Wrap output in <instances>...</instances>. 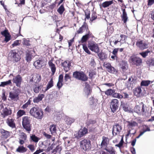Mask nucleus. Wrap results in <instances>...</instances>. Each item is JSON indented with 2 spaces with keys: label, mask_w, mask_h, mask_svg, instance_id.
Here are the masks:
<instances>
[{
  "label": "nucleus",
  "mask_w": 154,
  "mask_h": 154,
  "mask_svg": "<svg viewBox=\"0 0 154 154\" xmlns=\"http://www.w3.org/2000/svg\"><path fill=\"white\" fill-rule=\"evenodd\" d=\"M0 131L4 138H7L10 136L9 132L3 129L0 130Z\"/></svg>",
  "instance_id": "473e14b6"
},
{
  "label": "nucleus",
  "mask_w": 154,
  "mask_h": 154,
  "mask_svg": "<svg viewBox=\"0 0 154 154\" xmlns=\"http://www.w3.org/2000/svg\"><path fill=\"white\" fill-rule=\"evenodd\" d=\"M122 130V127L119 125L116 124L113 126L112 134L113 135L116 136L117 134H119L120 132Z\"/></svg>",
  "instance_id": "9d476101"
},
{
  "label": "nucleus",
  "mask_w": 154,
  "mask_h": 154,
  "mask_svg": "<svg viewBox=\"0 0 154 154\" xmlns=\"http://www.w3.org/2000/svg\"><path fill=\"white\" fill-rule=\"evenodd\" d=\"M90 141L88 140L84 139L80 142V144H90Z\"/></svg>",
  "instance_id": "864d4df0"
},
{
  "label": "nucleus",
  "mask_w": 154,
  "mask_h": 154,
  "mask_svg": "<svg viewBox=\"0 0 154 154\" xmlns=\"http://www.w3.org/2000/svg\"><path fill=\"white\" fill-rule=\"evenodd\" d=\"M41 80V77L40 75L38 74H36L34 75L33 76V77L30 79V81L31 82L34 81L35 82L38 83Z\"/></svg>",
  "instance_id": "6ab92c4d"
},
{
  "label": "nucleus",
  "mask_w": 154,
  "mask_h": 154,
  "mask_svg": "<svg viewBox=\"0 0 154 154\" xmlns=\"http://www.w3.org/2000/svg\"><path fill=\"white\" fill-rule=\"evenodd\" d=\"M119 103V100L116 99L112 100L111 102L110 108L112 111L113 112H115L118 109Z\"/></svg>",
  "instance_id": "1a4fd4ad"
},
{
  "label": "nucleus",
  "mask_w": 154,
  "mask_h": 154,
  "mask_svg": "<svg viewBox=\"0 0 154 154\" xmlns=\"http://www.w3.org/2000/svg\"><path fill=\"white\" fill-rule=\"evenodd\" d=\"M127 36L125 35L121 34L120 37L118 39L120 44H122L125 43Z\"/></svg>",
  "instance_id": "393cba45"
},
{
  "label": "nucleus",
  "mask_w": 154,
  "mask_h": 154,
  "mask_svg": "<svg viewBox=\"0 0 154 154\" xmlns=\"http://www.w3.org/2000/svg\"><path fill=\"white\" fill-rule=\"evenodd\" d=\"M17 115L19 117H20L23 115H25V112L23 110H20L17 112Z\"/></svg>",
  "instance_id": "3c124183"
},
{
  "label": "nucleus",
  "mask_w": 154,
  "mask_h": 154,
  "mask_svg": "<svg viewBox=\"0 0 154 154\" xmlns=\"http://www.w3.org/2000/svg\"><path fill=\"white\" fill-rule=\"evenodd\" d=\"M96 123V121L94 120H90L87 122V124L88 125H89L91 124H93Z\"/></svg>",
  "instance_id": "0e129e2a"
},
{
  "label": "nucleus",
  "mask_w": 154,
  "mask_h": 154,
  "mask_svg": "<svg viewBox=\"0 0 154 154\" xmlns=\"http://www.w3.org/2000/svg\"><path fill=\"white\" fill-rule=\"evenodd\" d=\"M136 45L141 50H143L148 47V44L143 41H138L136 44Z\"/></svg>",
  "instance_id": "9b49d317"
},
{
  "label": "nucleus",
  "mask_w": 154,
  "mask_h": 154,
  "mask_svg": "<svg viewBox=\"0 0 154 154\" xmlns=\"http://www.w3.org/2000/svg\"><path fill=\"white\" fill-rule=\"evenodd\" d=\"M122 11V20L123 21L124 23H125L128 21V18L125 9H123Z\"/></svg>",
  "instance_id": "aec40b11"
},
{
  "label": "nucleus",
  "mask_w": 154,
  "mask_h": 154,
  "mask_svg": "<svg viewBox=\"0 0 154 154\" xmlns=\"http://www.w3.org/2000/svg\"><path fill=\"white\" fill-rule=\"evenodd\" d=\"M107 70L109 72L113 74H116L117 72V70L112 66Z\"/></svg>",
  "instance_id": "09e8293b"
},
{
  "label": "nucleus",
  "mask_w": 154,
  "mask_h": 154,
  "mask_svg": "<svg viewBox=\"0 0 154 154\" xmlns=\"http://www.w3.org/2000/svg\"><path fill=\"white\" fill-rule=\"evenodd\" d=\"M23 45H25L26 46H29L30 45V41L29 40H27L25 38L23 39Z\"/></svg>",
  "instance_id": "6e6d98bb"
},
{
  "label": "nucleus",
  "mask_w": 154,
  "mask_h": 154,
  "mask_svg": "<svg viewBox=\"0 0 154 154\" xmlns=\"http://www.w3.org/2000/svg\"><path fill=\"white\" fill-rule=\"evenodd\" d=\"M31 140L35 142H37L38 141L39 139L35 135H32L30 137Z\"/></svg>",
  "instance_id": "5fc2aeb1"
},
{
  "label": "nucleus",
  "mask_w": 154,
  "mask_h": 154,
  "mask_svg": "<svg viewBox=\"0 0 154 154\" xmlns=\"http://www.w3.org/2000/svg\"><path fill=\"white\" fill-rule=\"evenodd\" d=\"M44 95L43 94H39L37 97H35L33 99L34 103H38L41 101L44 98Z\"/></svg>",
  "instance_id": "a211bd4d"
},
{
  "label": "nucleus",
  "mask_w": 154,
  "mask_h": 154,
  "mask_svg": "<svg viewBox=\"0 0 154 154\" xmlns=\"http://www.w3.org/2000/svg\"><path fill=\"white\" fill-rule=\"evenodd\" d=\"M147 62V64L149 67H154V58H150L148 60Z\"/></svg>",
  "instance_id": "58836bf2"
},
{
  "label": "nucleus",
  "mask_w": 154,
  "mask_h": 154,
  "mask_svg": "<svg viewBox=\"0 0 154 154\" xmlns=\"http://www.w3.org/2000/svg\"><path fill=\"white\" fill-rule=\"evenodd\" d=\"M81 147L82 148L84 151H87L89 150L90 148L89 147V145H80Z\"/></svg>",
  "instance_id": "13d9d810"
},
{
  "label": "nucleus",
  "mask_w": 154,
  "mask_h": 154,
  "mask_svg": "<svg viewBox=\"0 0 154 154\" xmlns=\"http://www.w3.org/2000/svg\"><path fill=\"white\" fill-rule=\"evenodd\" d=\"M128 126L129 128L132 129L137 125V123L134 121H131V122H128Z\"/></svg>",
  "instance_id": "f704fd0d"
},
{
  "label": "nucleus",
  "mask_w": 154,
  "mask_h": 154,
  "mask_svg": "<svg viewBox=\"0 0 154 154\" xmlns=\"http://www.w3.org/2000/svg\"><path fill=\"white\" fill-rule=\"evenodd\" d=\"M88 47L91 51H94L96 53H98L99 52L98 45L94 42L92 41L88 43Z\"/></svg>",
  "instance_id": "6e6552de"
},
{
  "label": "nucleus",
  "mask_w": 154,
  "mask_h": 154,
  "mask_svg": "<svg viewBox=\"0 0 154 154\" xmlns=\"http://www.w3.org/2000/svg\"><path fill=\"white\" fill-rule=\"evenodd\" d=\"M26 135L23 133H22L20 136L19 143L21 144H23L24 143L26 140Z\"/></svg>",
  "instance_id": "4be33fe9"
},
{
  "label": "nucleus",
  "mask_w": 154,
  "mask_h": 154,
  "mask_svg": "<svg viewBox=\"0 0 154 154\" xmlns=\"http://www.w3.org/2000/svg\"><path fill=\"white\" fill-rule=\"evenodd\" d=\"M11 110L10 108L8 109L5 108L3 110V114L4 115V117L5 116H8L11 114Z\"/></svg>",
  "instance_id": "e433bc0d"
},
{
  "label": "nucleus",
  "mask_w": 154,
  "mask_h": 154,
  "mask_svg": "<svg viewBox=\"0 0 154 154\" xmlns=\"http://www.w3.org/2000/svg\"><path fill=\"white\" fill-rule=\"evenodd\" d=\"M83 48L84 51L88 54H91V52L89 50L87 46L84 45H83Z\"/></svg>",
  "instance_id": "052dcab7"
},
{
  "label": "nucleus",
  "mask_w": 154,
  "mask_h": 154,
  "mask_svg": "<svg viewBox=\"0 0 154 154\" xmlns=\"http://www.w3.org/2000/svg\"><path fill=\"white\" fill-rule=\"evenodd\" d=\"M112 96L114 98H118V99H121L123 97V96L120 94L115 92L113 93Z\"/></svg>",
  "instance_id": "49530a36"
},
{
  "label": "nucleus",
  "mask_w": 154,
  "mask_h": 154,
  "mask_svg": "<svg viewBox=\"0 0 154 154\" xmlns=\"http://www.w3.org/2000/svg\"><path fill=\"white\" fill-rule=\"evenodd\" d=\"M26 148L23 146H20L17 149L16 151L20 153H23L26 152Z\"/></svg>",
  "instance_id": "4c0bfd02"
},
{
  "label": "nucleus",
  "mask_w": 154,
  "mask_h": 154,
  "mask_svg": "<svg viewBox=\"0 0 154 154\" xmlns=\"http://www.w3.org/2000/svg\"><path fill=\"white\" fill-rule=\"evenodd\" d=\"M63 139L64 141V143L65 144L70 143V141L68 140V138L67 137L63 138Z\"/></svg>",
  "instance_id": "338daca9"
},
{
  "label": "nucleus",
  "mask_w": 154,
  "mask_h": 154,
  "mask_svg": "<svg viewBox=\"0 0 154 154\" xmlns=\"http://www.w3.org/2000/svg\"><path fill=\"white\" fill-rule=\"evenodd\" d=\"M150 131V128H147L146 129L143 131H141L140 133V134H139V135L136 137L137 138H139L144 133L147 131Z\"/></svg>",
  "instance_id": "4d7b16f0"
},
{
  "label": "nucleus",
  "mask_w": 154,
  "mask_h": 154,
  "mask_svg": "<svg viewBox=\"0 0 154 154\" xmlns=\"http://www.w3.org/2000/svg\"><path fill=\"white\" fill-rule=\"evenodd\" d=\"M8 57L11 60L16 62L18 61L20 59L18 54L14 50H11L10 52L8 54Z\"/></svg>",
  "instance_id": "0eeeda50"
},
{
  "label": "nucleus",
  "mask_w": 154,
  "mask_h": 154,
  "mask_svg": "<svg viewBox=\"0 0 154 154\" xmlns=\"http://www.w3.org/2000/svg\"><path fill=\"white\" fill-rule=\"evenodd\" d=\"M8 125L12 128H15V125L14 122V119H8L7 121Z\"/></svg>",
  "instance_id": "5701e85b"
},
{
  "label": "nucleus",
  "mask_w": 154,
  "mask_h": 154,
  "mask_svg": "<svg viewBox=\"0 0 154 154\" xmlns=\"http://www.w3.org/2000/svg\"><path fill=\"white\" fill-rule=\"evenodd\" d=\"M88 28L87 26L86 23L84 22L82 26L80 27L78 30L77 31V32L78 33H82V32H84L85 30L87 32H88Z\"/></svg>",
  "instance_id": "4468645a"
},
{
  "label": "nucleus",
  "mask_w": 154,
  "mask_h": 154,
  "mask_svg": "<svg viewBox=\"0 0 154 154\" xmlns=\"http://www.w3.org/2000/svg\"><path fill=\"white\" fill-rule=\"evenodd\" d=\"M105 149L110 154H115L114 149L112 147L110 146H106L105 147Z\"/></svg>",
  "instance_id": "2f4dec72"
},
{
  "label": "nucleus",
  "mask_w": 154,
  "mask_h": 154,
  "mask_svg": "<svg viewBox=\"0 0 154 154\" xmlns=\"http://www.w3.org/2000/svg\"><path fill=\"white\" fill-rule=\"evenodd\" d=\"M120 67L122 69L123 72L125 71L128 69V64L127 62L122 61L120 63Z\"/></svg>",
  "instance_id": "2eb2a0df"
},
{
  "label": "nucleus",
  "mask_w": 154,
  "mask_h": 154,
  "mask_svg": "<svg viewBox=\"0 0 154 154\" xmlns=\"http://www.w3.org/2000/svg\"><path fill=\"white\" fill-rule=\"evenodd\" d=\"M104 66L107 69V70L112 66L111 64L109 63L105 62L103 64Z\"/></svg>",
  "instance_id": "e2e57ef3"
},
{
  "label": "nucleus",
  "mask_w": 154,
  "mask_h": 154,
  "mask_svg": "<svg viewBox=\"0 0 154 154\" xmlns=\"http://www.w3.org/2000/svg\"><path fill=\"white\" fill-rule=\"evenodd\" d=\"M150 54V51L149 50H147L139 53V54L143 58H146L147 56Z\"/></svg>",
  "instance_id": "72a5a7b5"
},
{
  "label": "nucleus",
  "mask_w": 154,
  "mask_h": 154,
  "mask_svg": "<svg viewBox=\"0 0 154 154\" xmlns=\"http://www.w3.org/2000/svg\"><path fill=\"white\" fill-rule=\"evenodd\" d=\"M113 3V1H106L102 4V6L104 8H106L111 5Z\"/></svg>",
  "instance_id": "c9c22d12"
},
{
  "label": "nucleus",
  "mask_w": 154,
  "mask_h": 154,
  "mask_svg": "<svg viewBox=\"0 0 154 154\" xmlns=\"http://www.w3.org/2000/svg\"><path fill=\"white\" fill-rule=\"evenodd\" d=\"M20 90L19 89H15L11 91L9 94V98L11 100L16 101L19 99Z\"/></svg>",
  "instance_id": "39448f33"
},
{
  "label": "nucleus",
  "mask_w": 154,
  "mask_h": 154,
  "mask_svg": "<svg viewBox=\"0 0 154 154\" xmlns=\"http://www.w3.org/2000/svg\"><path fill=\"white\" fill-rule=\"evenodd\" d=\"M43 64V61L42 60H38L36 61L34 63V65L37 69L42 67Z\"/></svg>",
  "instance_id": "f3484780"
},
{
  "label": "nucleus",
  "mask_w": 154,
  "mask_h": 154,
  "mask_svg": "<svg viewBox=\"0 0 154 154\" xmlns=\"http://www.w3.org/2000/svg\"><path fill=\"white\" fill-rule=\"evenodd\" d=\"M48 64L50 67L51 69V70L52 72V75H53L54 74L56 70V67H55V64L52 63L51 60H50L49 61Z\"/></svg>",
  "instance_id": "412c9836"
},
{
  "label": "nucleus",
  "mask_w": 154,
  "mask_h": 154,
  "mask_svg": "<svg viewBox=\"0 0 154 154\" xmlns=\"http://www.w3.org/2000/svg\"><path fill=\"white\" fill-rule=\"evenodd\" d=\"M152 82L149 80H143L141 82L140 85L141 86H148Z\"/></svg>",
  "instance_id": "a19ab883"
},
{
  "label": "nucleus",
  "mask_w": 154,
  "mask_h": 154,
  "mask_svg": "<svg viewBox=\"0 0 154 154\" xmlns=\"http://www.w3.org/2000/svg\"><path fill=\"white\" fill-rule=\"evenodd\" d=\"M102 141L100 144H107L109 143V139L108 137L103 136Z\"/></svg>",
  "instance_id": "c03bdc74"
},
{
  "label": "nucleus",
  "mask_w": 154,
  "mask_h": 154,
  "mask_svg": "<svg viewBox=\"0 0 154 154\" xmlns=\"http://www.w3.org/2000/svg\"><path fill=\"white\" fill-rule=\"evenodd\" d=\"M84 91L85 94L88 95H89L91 92V89L90 86L89 85H86Z\"/></svg>",
  "instance_id": "c756f323"
},
{
  "label": "nucleus",
  "mask_w": 154,
  "mask_h": 154,
  "mask_svg": "<svg viewBox=\"0 0 154 154\" xmlns=\"http://www.w3.org/2000/svg\"><path fill=\"white\" fill-rule=\"evenodd\" d=\"M98 56L101 60H105L107 57V54L103 52H101L99 53H98Z\"/></svg>",
  "instance_id": "bb28decb"
},
{
  "label": "nucleus",
  "mask_w": 154,
  "mask_h": 154,
  "mask_svg": "<svg viewBox=\"0 0 154 154\" xmlns=\"http://www.w3.org/2000/svg\"><path fill=\"white\" fill-rule=\"evenodd\" d=\"M31 59V54L30 52L29 51H27L26 52V60L28 62L30 61Z\"/></svg>",
  "instance_id": "79ce46f5"
},
{
  "label": "nucleus",
  "mask_w": 154,
  "mask_h": 154,
  "mask_svg": "<svg viewBox=\"0 0 154 154\" xmlns=\"http://www.w3.org/2000/svg\"><path fill=\"white\" fill-rule=\"evenodd\" d=\"M20 41L19 40H17L15 41L14 42V43L12 44V46L13 47H14V46L19 45L20 44Z\"/></svg>",
  "instance_id": "680f3d73"
},
{
  "label": "nucleus",
  "mask_w": 154,
  "mask_h": 154,
  "mask_svg": "<svg viewBox=\"0 0 154 154\" xmlns=\"http://www.w3.org/2000/svg\"><path fill=\"white\" fill-rule=\"evenodd\" d=\"M61 150V147L59 145H58L56 146L55 148L53 149V151H52V152H60Z\"/></svg>",
  "instance_id": "603ef678"
},
{
  "label": "nucleus",
  "mask_w": 154,
  "mask_h": 154,
  "mask_svg": "<svg viewBox=\"0 0 154 154\" xmlns=\"http://www.w3.org/2000/svg\"><path fill=\"white\" fill-rule=\"evenodd\" d=\"M129 61L131 64L136 66H140L143 63L142 59L135 55H132L130 57Z\"/></svg>",
  "instance_id": "f03ea898"
},
{
  "label": "nucleus",
  "mask_w": 154,
  "mask_h": 154,
  "mask_svg": "<svg viewBox=\"0 0 154 154\" xmlns=\"http://www.w3.org/2000/svg\"><path fill=\"white\" fill-rule=\"evenodd\" d=\"M115 92V90H114L109 89L105 91V94L107 96L112 95V96L113 93Z\"/></svg>",
  "instance_id": "ea45409f"
},
{
  "label": "nucleus",
  "mask_w": 154,
  "mask_h": 154,
  "mask_svg": "<svg viewBox=\"0 0 154 154\" xmlns=\"http://www.w3.org/2000/svg\"><path fill=\"white\" fill-rule=\"evenodd\" d=\"M75 121L74 119L71 118H67L66 121V123L68 125H70Z\"/></svg>",
  "instance_id": "8fccbe9b"
},
{
  "label": "nucleus",
  "mask_w": 154,
  "mask_h": 154,
  "mask_svg": "<svg viewBox=\"0 0 154 154\" xmlns=\"http://www.w3.org/2000/svg\"><path fill=\"white\" fill-rule=\"evenodd\" d=\"M30 118L28 116H25L22 119V125L23 128L28 131H31L30 125Z\"/></svg>",
  "instance_id": "20e7f679"
},
{
  "label": "nucleus",
  "mask_w": 154,
  "mask_h": 154,
  "mask_svg": "<svg viewBox=\"0 0 154 154\" xmlns=\"http://www.w3.org/2000/svg\"><path fill=\"white\" fill-rule=\"evenodd\" d=\"M71 77L68 74H66L64 76V79L65 82H67L68 80L70 79Z\"/></svg>",
  "instance_id": "69168bd1"
},
{
  "label": "nucleus",
  "mask_w": 154,
  "mask_h": 154,
  "mask_svg": "<svg viewBox=\"0 0 154 154\" xmlns=\"http://www.w3.org/2000/svg\"><path fill=\"white\" fill-rule=\"evenodd\" d=\"M12 83L11 80H9L6 82H2L0 85V87H4L5 86L11 84Z\"/></svg>",
  "instance_id": "a18cd8bd"
},
{
  "label": "nucleus",
  "mask_w": 154,
  "mask_h": 154,
  "mask_svg": "<svg viewBox=\"0 0 154 154\" xmlns=\"http://www.w3.org/2000/svg\"><path fill=\"white\" fill-rule=\"evenodd\" d=\"M88 33L86 34V35H83L82 37L81 41L80 42V43H82L84 42H86L87 40L89 38V37L91 35V34L89 33V32H88Z\"/></svg>",
  "instance_id": "a878e982"
},
{
  "label": "nucleus",
  "mask_w": 154,
  "mask_h": 154,
  "mask_svg": "<svg viewBox=\"0 0 154 154\" xmlns=\"http://www.w3.org/2000/svg\"><path fill=\"white\" fill-rule=\"evenodd\" d=\"M65 10V8L63 5H61L57 9V11L61 15Z\"/></svg>",
  "instance_id": "de8ad7c7"
},
{
  "label": "nucleus",
  "mask_w": 154,
  "mask_h": 154,
  "mask_svg": "<svg viewBox=\"0 0 154 154\" xmlns=\"http://www.w3.org/2000/svg\"><path fill=\"white\" fill-rule=\"evenodd\" d=\"M88 130L85 128H84L82 129H80L78 132V136L79 137H83L84 135L88 133Z\"/></svg>",
  "instance_id": "dca6fc26"
},
{
  "label": "nucleus",
  "mask_w": 154,
  "mask_h": 154,
  "mask_svg": "<svg viewBox=\"0 0 154 154\" xmlns=\"http://www.w3.org/2000/svg\"><path fill=\"white\" fill-rule=\"evenodd\" d=\"M22 79L20 75H18L13 78V82L18 87H20Z\"/></svg>",
  "instance_id": "f8f14e48"
},
{
  "label": "nucleus",
  "mask_w": 154,
  "mask_h": 154,
  "mask_svg": "<svg viewBox=\"0 0 154 154\" xmlns=\"http://www.w3.org/2000/svg\"><path fill=\"white\" fill-rule=\"evenodd\" d=\"M73 77L76 79L82 81H86L88 79L87 76L82 71L74 72L73 74Z\"/></svg>",
  "instance_id": "7ed1b4c3"
},
{
  "label": "nucleus",
  "mask_w": 154,
  "mask_h": 154,
  "mask_svg": "<svg viewBox=\"0 0 154 154\" xmlns=\"http://www.w3.org/2000/svg\"><path fill=\"white\" fill-rule=\"evenodd\" d=\"M154 4V0H148V6H151Z\"/></svg>",
  "instance_id": "774afa93"
},
{
  "label": "nucleus",
  "mask_w": 154,
  "mask_h": 154,
  "mask_svg": "<svg viewBox=\"0 0 154 154\" xmlns=\"http://www.w3.org/2000/svg\"><path fill=\"white\" fill-rule=\"evenodd\" d=\"M53 86V82L52 79H51V80L48 82V83L47 85L46 88L45 89V91H44L43 89L42 90V91L43 92H45L46 91H47L49 89L51 88Z\"/></svg>",
  "instance_id": "7c9ffc66"
},
{
  "label": "nucleus",
  "mask_w": 154,
  "mask_h": 154,
  "mask_svg": "<svg viewBox=\"0 0 154 154\" xmlns=\"http://www.w3.org/2000/svg\"><path fill=\"white\" fill-rule=\"evenodd\" d=\"M30 113L31 116L36 118L41 119L43 117V111L38 108L36 107L32 108L30 110Z\"/></svg>",
  "instance_id": "f257e3e1"
},
{
  "label": "nucleus",
  "mask_w": 154,
  "mask_h": 154,
  "mask_svg": "<svg viewBox=\"0 0 154 154\" xmlns=\"http://www.w3.org/2000/svg\"><path fill=\"white\" fill-rule=\"evenodd\" d=\"M56 125H50V126L49 129L51 134H53L56 132Z\"/></svg>",
  "instance_id": "37998d69"
},
{
  "label": "nucleus",
  "mask_w": 154,
  "mask_h": 154,
  "mask_svg": "<svg viewBox=\"0 0 154 154\" xmlns=\"http://www.w3.org/2000/svg\"><path fill=\"white\" fill-rule=\"evenodd\" d=\"M30 103L31 101L29 100L27 102L23 105L22 106V108L23 109L26 108L30 104Z\"/></svg>",
  "instance_id": "bf43d9fd"
},
{
  "label": "nucleus",
  "mask_w": 154,
  "mask_h": 154,
  "mask_svg": "<svg viewBox=\"0 0 154 154\" xmlns=\"http://www.w3.org/2000/svg\"><path fill=\"white\" fill-rule=\"evenodd\" d=\"M71 63L69 61H65L62 63V66L66 72H68L70 69Z\"/></svg>",
  "instance_id": "ddd939ff"
},
{
  "label": "nucleus",
  "mask_w": 154,
  "mask_h": 154,
  "mask_svg": "<svg viewBox=\"0 0 154 154\" xmlns=\"http://www.w3.org/2000/svg\"><path fill=\"white\" fill-rule=\"evenodd\" d=\"M43 87V85H42L37 86L35 85L33 87V90L35 93H38L41 90Z\"/></svg>",
  "instance_id": "c85d7f7f"
},
{
  "label": "nucleus",
  "mask_w": 154,
  "mask_h": 154,
  "mask_svg": "<svg viewBox=\"0 0 154 154\" xmlns=\"http://www.w3.org/2000/svg\"><path fill=\"white\" fill-rule=\"evenodd\" d=\"M121 106L122 107L124 110L125 112L129 111L130 107L129 105L126 103L121 102Z\"/></svg>",
  "instance_id": "cd10ccee"
},
{
  "label": "nucleus",
  "mask_w": 154,
  "mask_h": 154,
  "mask_svg": "<svg viewBox=\"0 0 154 154\" xmlns=\"http://www.w3.org/2000/svg\"><path fill=\"white\" fill-rule=\"evenodd\" d=\"M141 103L142 105V108L138 106H136L134 108V112L138 114L146 116V110L144 107V105L142 102Z\"/></svg>",
  "instance_id": "423d86ee"
},
{
  "label": "nucleus",
  "mask_w": 154,
  "mask_h": 154,
  "mask_svg": "<svg viewBox=\"0 0 154 154\" xmlns=\"http://www.w3.org/2000/svg\"><path fill=\"white\" fill-rule=\"evenodd\" d=\"M141 91L142 90L141 88L140 87H138L136 88L134 90V94L137 97H139L140 96Z\"/></svg>",
  "instance_id": "b1692460"
}]
</instances>
